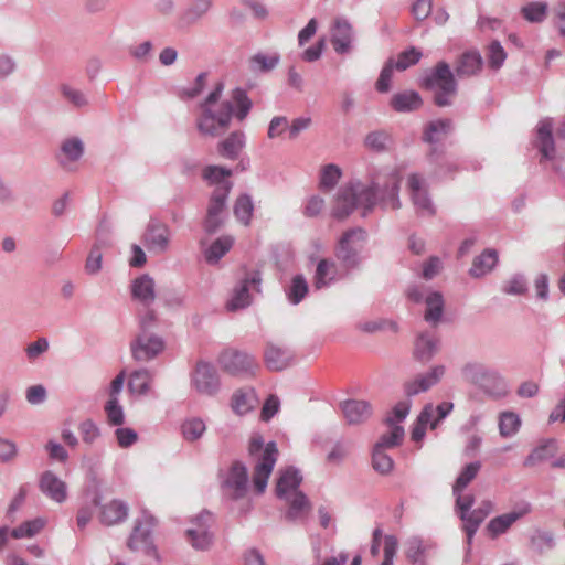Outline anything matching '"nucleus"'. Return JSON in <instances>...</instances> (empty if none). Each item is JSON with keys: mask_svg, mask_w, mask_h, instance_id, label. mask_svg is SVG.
I'll return each mask as SVG.
<instances>
[{"mask_svg": "<svg viewBox=\"0 0 565 565\" xmlns=\"http://www.w3.org/2000/svg\"><path fill=\"white\" fill-rule=\"evenodd\" d=\"M234 213L237 220L247 225L253 214V203L247 195H242L236 200Z\"/></svg>", "mask_w": 565, "mask_h": 565, "instance_id": "55", "label": "nucleus"}, {"mask_svg": "<svg viewBox=\"0 0 565 565\" xmlns=\"http://www.w3.org/2000/svg\"><path fill=\"white\" fill-rule=\"evenodd\" d=\"M84 152L83 142L78 138H70L61 146L58 161L64 169H71V164L77 161Z\"/></svg>", "mask_w": 565, "mask_h": 565, "instance_id": "30", "label": "nucleus"}, {"mask_svg": "<svg viewBox=\"0 0 565 565\" xmlns=\"http://www.w3.org/2000/svg\"><path fill=\"white\" fill-rule=\"evenodd\" d=\"M446 369L444 365L433 366L426 373L416 375L414 379L405 382L404 391L407 396H414L423 392H427L438 384L444 377Z\"/></svg>", "mask_w": 565, "mask_h": 565, "instance_id": "14", "label": "nucleus"}, {"mask_svg": "<svg viewBox=\"0 0 565 565\" xmlns=\"http://www.w3.org/2000/svg\"><path fill=\"white\" fill-rule=\"evenodd\" d=\"M366 234L362 228H352L342 234L337 248L335 256L347 267H354L359 264V254L364 247Z\"/></svg>", "mask_w": 565, "mask_h": 565, "instance_id": "7", "label": "nucleus"}, {"mask_svg": "<svg viewBox=\"0 0 565 565\" xmlns=\"http://www.w3.org/2000/svg\"><path fill=\"white\" fill-rule=\"evenodd\" d=\"M279 409V399L275 395H270L260 412V418L264 422H268Z\"/></svg>", "mask_w": 565, "mask_h": 565, "instance_id": "61", "label": "nucleus"}, {"mask_svg": "<svg viewBox=\"0 0 565 565\" xmlns=\"http://www.w3.org/2000/svg\"><path fill=\"white\" fill-rule=\"evenodd\" d=\"M553 120L544 118L537 126V141L539 149L542 157L546 160H552L555 156V146L552 137Z\"/></svg>", "mask_w": 565, "mask_h": 565, "instance_id": "23", "label": "nucleus"}, {"mask_svg": "<svg viewBox=\"0 0 565 565\" xmlns=\"http://www.w3.org/2000/svg\"><path fill=\"white\" fill-rule=\"evenodd\" d=\"M407 185L417 212L423 215H433L435 210L424 186V179L419 174H411Z\"/></svg>", "mask_w": 565, "mask_h": 565, "instance_id": "19", "label": "nucleus"}, {"mask_svg": "<svg viewBox=\"0 0 565 565\" xmlns=\"http://www.w3.org/2000/svg\"><path fill=\"white\" fill-rule=\"evenodd\" d=\"M288 128V121L285 117H274L269 124L268 137L276 138L281 136Z\"/></svg>", "mask_w": 565, "mask_h": 565, "instance_id": "64", "label": "nucleus"}, {"mask_svg": "<svg viewBox=\"0 0 565 565\" xmlns=\"http://www.w3.org/2000/svg\"><path fill=\"white\" fill-rule=\"evenodd\" d=\"M308 292V285L306 279L298 275L294 277L290 288L288 290V298L292 303H299Z\"/></svg>", "mask_w": 565, "mask_h": 565, "instance_id": "56", "label": "nucleus"}, {"mask_svg": "<svg viewBox=\"0 0 565 565\" xmlns=\"http://www.w3.org/2000/svg\"><path fill=\"white\" fill-rule=\"evenodd\" d=\"M420 57L422 53L415 47H412L398 55L395 67L399 71H404L407 67L415 65L420 60Z\"/></svg>", "mask_w": 565, "mask_h": 565, "instance_id": "59", "label": "nucleus"}, {"mask_svg": "<svg viewBox=\"0 0 565 565\" xmlns=\"http://www.w3.org/2000/svg\"><path fill=\"white\" fill-rule=\"evenodd\" d=\"M127 514V507L121 501L113 500L100 507L99 521L110 526L125 520Z\"/></svg>", "mask_w": 565, "mask_h": 565, "instance_id": "29", "label": "nucleus"}, {"mask_svg": "<svg viewBox=\"0 0 565 565\" xmlns=\"http://www.w3.org/2000/svg\"><path fill=\"white\" fill-rule=\"evenodd\" d=\"M498 257L494 250H486L475 258L470 274L473 277H481L489 273L497 264Z\"/></svg>", "mask_w": 565, "mask_h": 565, "instance_id": "40", "label": "nucleus"}, {"mask_svg": "<svg viewBox=\"0 0 565 565\" xmlns=\"http://www.w3.org/2000/svg\"><path fill=\"white\" fill-rule=\"evenodd\" d=\"M477 365H467L463 370L465 375L472 382L479 383L487 393L494 397H503L508 394V385L503 377L495 373L484 372L480 376L471 374Z\"/></svg>", "mask_w": 565, "mask_h": 565, "instance_id": "17", "label": "nucleus"}, {"mask_svg": "<svg viewBox=\"0 0 565 565\" xmlns=\"http://www.w3.org/2000/svg\"><path fill=\"white\" fill-rule=\"evenodd\" d=\"M107 422L113 426H120L125 422L124 409L118 403V398H109L105 404Z\"/></svg>", "mask_w": 565, "mask_h": 565, "instance_id": "53", "label": "nucleus"}, {"mask_svg": "<svg viewBox=\"0 0 565 565\" xmlns=\"http://www.w3.org/2000/svg\"><path fill=\"white\" fill-rule=\"evenodd\" d=\"M425 320L434 326L438 323L444 310V299L440 292H431L425 298Z\"/></svg>", "mask_w": 565, "mask_h": 565, "instance_id": "37", "label": "nucleus"}, {"mask_svg": "<svg viewBox=\"0 0 565 565\" xmlns=\"http://www.w3.org/2000/svg\"><path fill=\"white\" fill-rule=\"evenodd\" d=\"M385 449L375 444L372 456L373 468L382 475L388 473L393 469V460L385 454Z\"/></svg>", "mask_w": 565, "mask_h": 565, "instance_id": "49", "label": "nucleus"}, {"mask_svg": "<svg viewBox=\"0 0 565 565\" xmlns=\"http://www.w3.org/2000/svg\"><path fill=\"white\" fill-rule=\"evenodd\" d=\"M151 375L147 370H139L131 373L128 387L132 394H146L150 388Z\"/></svg>", "mask_w": 565, "mask_h": 565, "instance_id": "44", "label": "nucleus"}, {"mask_svg": "<svg viewBox=\"0 0 565 565\" xmlns=\"http://www.w3.org/2000/svg\"><path fill=\"white\" fill-rule=\"evenodd\" d=\"M231 173V170L223 167L209 166L204 169L203 177L211 183H215L216 186H221L223 184H228L231 186V183L226 181V178H228Z\"/></svg>", "mask_w": 565, "mask_h": 565, "instance_id": "54", "label": "nucleus"}, {"mask_svg": "<svg viewBox=\"0 0 565 565\" xmlns=\"http://www.w3.org/2000/svg\"><path fill=\"white\" fill-rule=\"evenodd\" d=\"M391 105L396 111H412L422 106V98L416 92H403L392 97Z\"/></svg>", "mask_w": 565, "mask_h": 565, "instance_id": "35", "label": "nucleus"}, {"mask_svg": "<svg viewBox=\"0 0 565 565\" xmlns=\"http://www.w3.org/2000/svg\"><path fill=\"white\" fill-rule=\"evenodd\" d=\"M522 15L529 22H542L547 12V4L544 2H531L521 9Z\"/></svg>", "mask_w": 565, "mask_h": 565, "instance_id": "52", "label": "nucleus"}, {"mask_svg": "<svg viewBox=\"0 0 565 565\" xmlns=\"http://www.w3.org/2000/svg\"><path fill=\"white\" fill-rule=\"evenodd\" d=\"M338 277V266L335 262L322 258L318 262L316 273L313 276V286L316 289H321L335 281Z\"/></svg>", "mask_w": 565, "mask_h": 565, "instance_id": "28", "label": "nucleus"}, {"mask_svg": "<svg viewBox=\"0 0 565 565\" xmlns=\"http://www.w3.org/2000/svg\"><path fill=\"white\" fill-rule=\"evenodd\" d=\"M115 435L117 443L121 448L131 446L138 439L137 433L132 428L128 427L117 428Z\"/></svg>", "mask_w": 565, "mask_h": 565, "instance_id": "60", "label": "nucleus"}, {"mask_svg": "<svg viewBox=\"0 0 565 565\" xmlns=\"http://www.w3.org/2000/svg\"><path fill=\"white\" fill-rule=\"evenodd\" d=\"M342 175L341 169L333 163L326 164L320 170L319 188L322 191H331Z\"/></svg>", "mask_w": 565, "mask_h": 565, "instance_id": "41", "label": "nucleus"}, {"mask_svg": "<svg viewBox=\"0 0 565 565\" xmlns=\"http://www.w3.org/2000/svg\"><path fill=\"white\" fill-rule=\"evenodd\" d=\"M130 349L135 360L149 361L163 351L164 343L158 335L140 332Z\"/></svg>", "mask_w": 565, "mask_h": 565, "instance_id": "12", "label": "nucleus"}, {"mask_svg": "<svg viewBox=\"0 0 565 565\" xmlns=\"http://www.w3.org/2000/svg\"><path fill=\"white\" fill-rule=\"evenodd\" d=\"M452 409L454 404L451 402H443L437 406H434L431 403L426 404L416 419L411 434L412 439L416 443L420 441L425 436L427 427L435 429Z\"/></svg>", "mask_w": 565, "mask_h": 565, "instance_id": "8", "label": "nucleus"}, {"mask_svg": "<svg viewBox=\"0 0 565 565\" xmlns=\"http://www.w3.org/2000/svg\"><path fill=\"white\" fill-rule=\"evenodd\" d=\"M262 282V277L259 271L248 273L245 279L242 281L241 286L236 288L233 292L232 298L227 301L226 308L228 311H236L243 308H246L250 305V295L249 290L253 289L256 292H259V286Z\"/></svg>", "mask_w": 565, "mask_h": 565, "instance_id": "13", "label": "nucleus"}, {"mask_svg": "<svg viewBox=\"0 0 565 565\" xmlns=\"http://www.w3.org/2000/svg\"><path fill=\"white\" fill-rule=\"evenodd\" d=\"M222 90L223 84L218 83L201 104L196 127L204 136L213 138L220 136L228 129L233 114L238 120H244L252 108V102L246 93L237 88L232 94L236 105L234 113L231 102L221 100Z\"/></svg>", "mask_w": 565, "mask_h": 565, "instance_id": "2", "label": "nucleus"}, {"mask_svg": "<svg viewBox=\"0 0 565 565\" xmlns=\"http://www.w3.org/2000/svg\"><path fill=\"white\" fill-rule=\"evenodd\" d=\"M352 25L344 19H335L331 28V44L334 51L339 54L350 52L352 47Z\"/></svg>", "mask_w": 565, "mask_h": 565, "instance_id": "20", "label": "nucleus"}, {"mask_svg": "<svg viewBox=\"0 0 565 565\" xmlns=\"http://www.w3.org/2000/svg\"><path fill=\"white\" fill-rule=\"evenodd\" d=\"M480 469L481 463L479 461L466 465L452 487V492H462L468 487V484L477 477Z\"/></svg>", "mask_w": 565, "mask_h": 565, "instance_id": "42", "label": "nucleus"}, {"mask_svg": "<svg viewBox=\"0 0 565 565\" xmlns=\"http://www.w3.org/2000/svg\"><path fill=\"white\" fill-rule=\"evenodd\" d=\"M157 519L143 512L142 515L136 521L132 533L128 540V547L134 552H141L147 556L157 558V550L153 545L151 533L157 526Z\"/></svg>", "mask_w": 565, "mask_h": 565, "instance_id": "5", "label": "nucleus"}, {"mask_svg": "<svg viewBox=\"0 0 565 565\" xmlns=\"http://www.w3.org/2000/svg\"><path fill=\"white\" fill-rule=\"evenodd\" d=\"M482 66V57L477 51L463 53L457 64L456 73L459 77L471 76L477 74Z\"/></svg>", "mask_w": 565, "mask_h": 565, "instance_id": "32", "label": "nucleus"}, {"mask_svg": "<svg viewBox=\"0 0 565 565\" xmlns=\"http://www.w3.org/2000/svg\"><path fill=\"white\" fill-rule=\"evenodd\" d=\"M489 66L493 70H498L502 66L507 58V54L498 41L492 42L487 52Z\"/></svg>", "mask_w": 565, "mask_h": 565, "instance_id": "57", "label": "nucleus"}, {"mask_svg": "<svg viewBox=\"0 0 565 565\" xmlns=\"http://www.w3.org/2000/svg\"><path fill=\"white\" fill-rule=\"evenodd\" d=\"M460 519L463 522V531L467 534L468 544H471L473 535L476 534L479 525L484 520L483 514L475 509L473 511H469L463 515H460Z\"/></svg>", "mask_w": 565, "mask_h": 565, "instance_id": "47", "label": "nucleus"}, {"mask_svg": "<svg viewBox=\"0 0 565 565\" xmlns=\"http://www.w3.org/2000/svg\"><path fill=\"white\" fill-rule=\"evenodd\" d=\"M211 521L209 513H202L191 521L185 537L195 550H207L212 545Z\"/></svg>", "mask_w": 565, "mask_h": 565, "instance_id": "10", "label": "nucleus"}, {"mask_svg": "<svg viewBox=\"0 0 565 565\" xmlns=\"http://www.w3.org/2000/svg\"><path fill=\"white\" fill-rule=\"evenodd\" d=\"M279 62L278 54L258 53L250 57L249 65L253 71L268 72L273 70Z\"/></svg>", "mask_w": 565, "mask_h": 565, "instance_id": "50", "label": "nucleus"}, {"mask_svg": "<svg viewBox=\"0 0 565 565\" xmlns=\"http://www.w3.org/2000/svg\"><path fill=\"white\" fill-rule=\"evenodd\" d=\"M234 238L221 236L205 250V259L210 264H216L233 246Z\"/></svg>", "mask_w": 565, "mask_h": 565, "instance_id": "39", "label": "nucleus"}, {"mask_svg": "<svg viewBox=\"0 0 565 565\" xmlns=\"http://www.w3.org/2000/svg\"><path fill=\"white\" fill-rule=\"evenodd\" d=\"M78 430L83 441L87 445L94 444L100 435L97 425L92 419L81 423Z\"/></svg>", "mask_w": 565, "mask_h": 565, "instance_id": "58", "label": "nucleus"}, {"mask_svg": "<svg viewBox=\"0 0 565 565\" xmlns=\"http://www.w3.org/2000/svg\"><path fill=\"white\" fill-rule=\"evenodd\" d=\"M393 64L392 63H387L381 74H380V77L376 82V89L381 93H386L388 89H390V85H391V79H392V75H393Z\"/></svg>", "mask_w": 565, "mask_h": 565, "instance_id": "62", "label": "nucleus"}, {"mask_svg": "<svg viewBox=\"0 0 565 565\" xmlns=\"http://www.w3.org/2000/svg\"><path fill=\"white\" fill-rule=\"evenodd\" d=\"M411 409L409 401L398 402L392 412L385 418V425L387 427V431L384 433L376 445L384 448H392L398 446L405 436L404 428L401 426V423L407 417Z\"/></svg>", "mask_w": 565, "mask_h": 565, "instance_id": "6", "label": "nucleus"}, {"mask_svg": "<svg viewBox=\"0 0 565 565\" xmlns=\"http://www.w3.org/2000/svg\"><path fill=\"white\" fill-rule=\"evenodd\" d=\"M451 131V121L449 119H438L429 122L424 131V140L435 143L444 140Z\"/></svg>", "mask_w": 565, "mask_h": 565, "instance_id": "36", "label": "nucleus"}, {"mask_svg": "<svg viewBox=\"0 0 565 565\" xmlns=\"http://www.w3.org/2000/svg\"><path fill=\"white\" fill-rule=\"evenodd\" d=\"M557 444L555 440H547L543 445L535 448L526 458V465H535L539 461L553 458L557 452Z\"/></svg>", "mask_w": 565, "mask_h": 565, "instance_id": "46", "label": "nucleus"}, {"mask_svg": "<svg viewBox=\"0 0 565 565\" xmlns=\"http://www.w3.org/2000/svg\"><path fill=\"white\" fill-rule=\"evenodd\" d=\"M424 86L435 92V103L439 107L448 106L456 95L457 85L454 74L446 62H439L424 79Z\"/></svg>", "mask_w": 565, "mask_h": 565, "instance_id": "4", "label": "nucleus"}, {"mask_svg": "<svg viewBox=\"0 0 565 565\" xmlns=\"http://www.w3.org/2000/svg\"><path fill=\"white\" fill-rule=\"evenodd\" d=\"M40 488L42 492L58 503L66 499L65 483L51 471H46L42 475Z\"/></svg>", "mask_w": 565, "mask_h": 565, "instance_id": "26", "label": "nucleus"}, {"mask_svg": "<svg viewBox=\"0 0 565 565\" xmlns=\"http://www.w3.org/2000/svg\"><path fill=\"white\" fill-rule=\"evenodd\" d=\"M266 366L271 371H282L292 361V354L287 348L269 342L264 352Z\"/></svg>", "mask_w": 565, "mask_h": 565, "instance_id": "22", "label": "nucleus"}, {"mask_svg": "<svg viewBox=\"0 0 565 565\" xmlns=\"http://www.w3.org/2000/svg\"><path fill=\"white\" fill-rule=\"evenodd\" d=\"M244 146V135L233 132L218 143V153L227 159H235Z\"/></svg>", "mask_w": 565, "mask_h": 565, "instance_id": "38", "label": "nucleus"}, {"mask_svg": "<svg viewBox=\"0 0 565 565\" xmlns=\"http://www.w3.org/2000/svg\"><path fill=\"white\" fill-rule=\"evenodd\" d=\"M170 243V231L161 223H150L143 235V244L150 253H164Z\"/></svg>", "mask_w": 565, "mask_h": 565, "instance_id": "18", "label": "nucleus"}, {"mask_svg": "<svg viewBox=\"0 0 565 565\" xmlns=\"http://www.w3.org/2000/svg\"><path fill=\"white\" fill-rule=\"evenodd\" d=\"M521 425L519 416L513 412H503L500 415L499 429L503 437L514 435Z\"/></svg>", "mask_w": 565, "mask_h": 565, "instance_id": "48", "label": "nucleus"}, {"mask_svg": "<svg viewBox=\"0 0 565 565\" xmlns=\"http://www.w3.org/2000/svg\"><path fill=\"white\" fill-rule=\"evenodd\" d=\"M282 500L288 504L287 519L297 520L307 516L311 510V504L301 491H294L288 495H282Z\"/></svg>", "mask_w": 565, "mask_h": 565, "instance_id": "24", "label": "nucleus"}, {"mask_svg": "<svg viewBox=\"0 0 565 565\" xmlns=\"http://www.w3.org/2000/svg\"><path fill=\"white\" fill-rule=\"evenodd\" d=\"M248 452L254 458L253 484L257 493H263L277 461L278 449L274 441L264 447V439L255 434L249 439Z\"/></svg>", "mask_w": 565, "mask_h": 565, "instance_id": "3", "label": "nucleus"}, {"mask_svg": "<svg viewBox=\"0 0 565 565\" xmlns=\"http://www.w3.org/2000/svg\"><path fill=\"white\" fill-rule=\"evenodd\" d=\"M230 193V185L223 184L221 186H216L211 196L207 215L205 218V230L210 233L215 232L220 225L222 224L221 213L224 210L225 201Z\"/></svg>", "mask_w": 565, "mask_h": 565, "instance_id": "16", "label": "nucleus"}, {"mask_svg": "<svg viewBox=\"0 0 565 565\" xmlns=\"http://www.w3.org/2000/svg\"><path fill=\"white\" fill-rule=\"evenodd\" d=\"M437 339L428 333L418 335L414 347V356L422 362L429 361L438 350Z\"/></svg>", "mask_w": 565, "mask_h": 565, "instance_id": "33", "label": "nucleus"}, {"mask_svg": "<svg viewBox=\"0 0 565 565\" xmlns=\"http://www.w3.org/2000/svg\"><path fill=\"white\" fill-rule=\"evenodd\" d=\"M102 267V253L98 247L92 248L85 264L86 271L89 274L97 273Z\"/></svg>", "mask_w": 565, "mask_h": 565, "instance_id": "63", "label": "nucleus"}, {"mask_svg": "<svg viewBox=\"0 0 565 565\" xmlns=\"http://www.w3.org/2000/svg\"><path fill=\"white\" fill-rule=\"evenodd\" d=\"M401 180V172L393 169L387 173H377L369 186L356 183L341 188L335 196L332 216L344 220L355 207L363 210V216L377 205L383 209H398L401 206L398 198Z\"/></svg>", "mask_w": 565, "mask_h": 565, "instance_id": "1", "label": "nucleus"}, {"mask_svg": "<svg viewBox=\"0 0 565 565\" xmlns=\"http://www.w3.org/2000/svg\"><path fill=\"white\" fill-rule=\"evenodd\" d=\"M221 367L231 374L253 372L257 367L254 356L236 349H225L218 358Z\"/></svg>", "mask_w": 565, "mask_h": 565, "instance_id": "9", "label": "nucleus"}, {"mask_svg": "<svg viewBox=\"0 0 565 565\" xmlns=\"http://www.w3.org/2000/svg\"><path fill=\"white\" fill-rule=\"evenodd\" d=\"M45 523V520L42 518L25 521L12 530L11 536L14 539L33 537L43 530Z\"/></svg>", "mask_w": 565, "mask_h": 565, "instance_id": "43", "label": "nucleus"}, {"mask_svg": "<svg viewBox=\"0 0 565 565\" xmlns=\"http://www.w3.org/2000/svg\"><path fill=\"white\" fill-rule=\"evenodd\" d=\"M302 481V477L299 472L292 468H288L281 472L276 487V493L278 498L288 495L294 491H299L298 488Z\"/></svg>", "mask_w": 565, "mask_h": 565, "instance_id": "34", "label": "nucleus"}, {"mask_svg": "<svg viewBox=\"0 0 565 565\" xmlns=\"http://www.w3.org/2000/svg\"><path fill=\"white\" fill-rule=\"evenodd\" d=\"M248 476L245 466L234 462L223 483V491L233 499L243 498L247 491Z\"/></svg>", "mask_w": 565, "mask_h": 565, "instance_id": "15", "label": "nucleus"}, {"mask_svg": "<svg viewBox=\"0 0 565 565\" xmlns=\"http://www.w3.org/2000/svg\"><path fill=\"white\" fill-rule=\"evenodd\" d=\"M391 141V136L385 131H373L366 136L364 143L370 150L381 152L388 148Z\"/></svg>", "mask_w": 565, "mask_h": 565, "instance_id": "51", "label": "nucleus"}, {"mask_svg": "<svg viewBox=\"0 0 565 565\" xmlns=\"http://www.w3.org/2000/svg\"><path fill=\"white\" fill-rule=\"evenodd\" d=\"M193 384L200 393L213 394L218 386V379L214 367L209 363H198L193 374Z\"/></svg>", "mask_w": 565, "mask_h": 565, "instance_id": "21", "label": "nucleus"}, {"mask_svg": "<svg viewBox=\"0 0 565 565\" xmlns=\"http://www.w3.org/2000/svg\"><path fill=\"white\" fill-rule=\"evenodd\" d=\"M205 429V423L201 418L195 417L185 419L181 425L183 438L191 443L201 438Z\"/></svg>", "mask_w": 565, "mask_h": 565, "instance_id": "45", "label": "nucleus"}, {"mask_svg": "<svg viewBox=\"0 0 565 565\" xmlns=\"http://www.w3.org/2000/svg\"><path fill=\"white\" fill-rule=\"evenodd\" d=\"M258 404L256 393L252 388H241L233 393L231 407L233 412L243 416L253 411Z\"/></svg>", "mask_w": 565, "mask_h": 565, "instance_id": "25", "label": "nucleus"}, {"mask_svg": "<svg viewBox=\"0 0 565 565\" xmlns=\"http://www.w3.org/2000/svg\"><path fill=\"white\" fill-rule=\"evenodd\" d=\"M156 284L149 275H142L136 278L131 285V295L134 299L141 301L145 305H150L156 299Z\"/></svg>", "mask_w": 565, "mask_h": 565, "instance_id": "27", "label": "nucleus"}, {"mask_svg": "<svg viewBox=\"0 0 565 565\" xmlns=\"http://www.w3.org/2000/svg\"><path fill=\"white\" fill-rule=\"evenodd\" d=\"M342 412L350 424H359L371 415V406L364 401H347L342 405Z\"/></svg>", "mask_w": 565, "mask_h": 565, "instance_id": "31", "label": "nucleus"}, {"mask_svg": "<svg viewBox=\"0 0 565 565\" xmlns=\"http://www.w3.org/2000/svg\"><path fill=\"white\" fill-rule=\"evenodd\" d=\"M530 512L531 505L529 503L519 505L510 512L491 519L486 526V532L491 539L494 540L507 533L516 521L527 515Z\"/></svg>", "mask_w": 565, "mask_h": 565, "instance_id": "11", "label": "nucleus"}]
</instances>
